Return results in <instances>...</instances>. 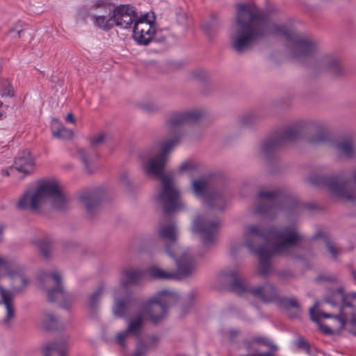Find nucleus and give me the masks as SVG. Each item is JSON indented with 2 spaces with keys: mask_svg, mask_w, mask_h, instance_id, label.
<instances>
[{
  "mask_svg": "<svg viewBox=\"0 0 356 356\" xmlns=\"http://www.w3.org/2000/svg\"><path fill=\"white\" fill-rule=\"evenodd\" d=\"M221 276L227 282L230 283L233 291L241 294L246 291L247 288L243 284L238 269L229 268L222 272Z\"/></svg>",
  "mask_w": 356,
  "mask_h": 356,
  "instance_id": "18",
  "label": "nucleus"
},
{
  "mask_svg": "<svg viewBox=\"0 0 356 356\" xmlns=\"http://www.w3.org/2000/svg\"><path fill=\"white\" fill-rule=\"evenodd\" d=\"M186 17V15L183 10H179V13H177V20L179 23H183Z\"/></svg>",
  "mask_w": 356,
  "mask_h": 356,
  "instance_id": "42",
  "label": "nucleus"
},
{
  "mask_svg": "<svg viewBox=\"0 0 356 356\" xmlns=\"http://www.w3.org/2000/svg\"><path fill=\"white\" fill-rule=\"evenodd\" d=\"M23 271L22 266L15 261L0 257V278L6 274L10 279L13 289L15 291H21L28 283Z\"/></svg>",
  "mask_w": 356,
  "mask_h": 356,
  "instance_id": "14",
  "label": "nucleus"
},
{
  "mask_svg": "<svg viewBox=\"0 0 356 356\" xmlns=\"http://www.w3.org/2000/svg\"><path fill=\"white\" fill-rule=\"evenodd\" d=\"M94 23L99 29L106 31L115 26L112 14L110 16H96L94 17Z\"/></svg>",
  "mask_w": 356,
  "mask_h": 356,
  "instance_id": "31",
  "label": "nucleus"
},
{
  "mask_svg": "<svg viewBox=\"0 0 356 356\" xmlns=\"http://www.w3.org/2000/svg\"><path fill=\"white\" fill-rule=\"evenodd\" d=\"M326 250L330 254L331 257L335 259L340 255L341 251L331 241L325 238L323 239Z\"/></svg>",
  "mask_w": 356,
  "mask_h": 356,
  "instance_id": "33",
  "label": "nucleus"
},
{
  "mask_svg": "<svg viewBox=\"0 0 356 356\" xmlns=\"http://www.w3.org/2000/svg\"><path fill=\"white\" fill-rule=\"evenodd\" d=\"M153 342L149 336H138L135 339V356H145Z\"/></svg>",
  "mask_w": 356,
  "mask_h": 356,
  "instance_id": "26",
  "label": "nucleus"
},
{
  "mask_svg": "<svg viewBox=\"0 0 356 356\" xmlns=\"http://www.w3.org/2000/svg\"><path fill=\"white\" fill-rule=\"evenodd\" d=\"M42 279L48 286L47 293L48 300L51 302H58L63 308H68L74 302L72 295L65 293L63 284L62 277L57 272L45 274Z\"/></svg>",
  "mask_w": 356,
  "mask_h": 356,
  "instance_id": "11",
  "label": "nucleus"
},
{
  "mask_svg": "<svg viewBox=\"0 0 356 356\" xmlns=\"http://www.w3.org/2000/svg\"><path fill=\"white\" fill-rule=\"evenodd\" d=\"M35 164L34 158L28 150L21 152L15 161L16 170L25 175L29 174L33 170Z\"/></svg>",
  "mask_w": 356,
  "mask_h": 356,
  "instance_id": "19",
  "label": "nucleus"
},
{
  "mask_svg": "<svg viewBox=\"0 0 356 356\" xmlns=\"http://www.w3.org/2000/svg\"><path fill=\"white\" fill-rule=\"evenodd\" d=\"M268 34L284 37L289 42L291 56L300 61L314 63L327 70L339 64L337 59L319 54L317 44L312 40L284 25H277L261 17L254 4L237 6L236 23L230 34L231 45L236 51L241 53L251 49Z\"/></svg>",
  "mask_w": 356,
  "mask_h": 356,
  "instance_id": "1",
  "label": "nucleus"
},
{
  "mask_svg": "<svg viewBox=\"0 0 356 356\" xmlns=\"http://www.w3.org/2000/svg\"><path fill=\"white\" fill-rule=\"evenodd\" d=\"M133 288L134 269H124L120 274V285L113 307V312L115 316L126 318L131 314Z\"/></svg>",
  "mask_w": 356,
  "mask_h": 356,
  "instance_id": "8",
  "label": "nucleus"
},
{
  "mask_svg": "<svg viewBox=\"0 0 356 356\" xmlns=\"http://www.w3.org/2000/svg\"><path fill=\"white\" fill-rule=\"evenodd\" d=\"M134 276H135V284H136V280H137V279H138V277L139 276V273H138V271H136V270H135V274H134Z\"/></svg>",
  "mask_w": 356,
  "mask_h": 356,
  "instance_id": "47",
  "label": "nucleus"
},
{
  "mask_svg": "<svg viewBox=\"0 0 356 356\" xmlns=\"http://www.w3.org/2000/svg\"><path fill=\"white\" fill-rule=\"evenodd\" d=\"M175 291L163 289L144 302H135V339L138 336H147L142 330L147 320L154 323L163 321L168 314L169 307L178 300Z\"/></svg>",
  "mask_w": 356,
  "mask_h": 356,
  "instance_id": "6",
  "label": "nucleus"
},
{
  "mask_svg": "<svg viewBox=\"0 0 356 356\" xmlns=\"http://www.w3.org/2000/svg\"><path fill=\"white\" fill-rule=\"evenodd\" d=\"M332 145L339 154L346 158H352L356 155V142L353 138L333 142Z\"/></svg>",
  "mask_w": 356,
  "mask_h": 356,
  "instance_id": "20",
  "label": "nucleus"
},
{
  "mask_svg": "<svg viewBox=\"0 0 356 356\" xmlns=\"http://www.w3.org/2000/svg\"><path fill=\"white\" fill-rule=\"evenodd\" d=\"M40 248L44 257H47L49 251L51 250V245L46 242H41L40 243Z\"/></svg>",
  "mask_w": 356,
  "mask_h": 356,
  "instance_id": "41",
  "label": "nucleus"
},
{
  "mask_svg": "<svg viewBox=\"0 0 356 356\" xmlns=\"http://www.w3.org/2000/svg\"><path fill=\"white\" fill-rule=\"evenodd\" d=\"M329 133L327 131H322L311 138L310 142L314 144H319L327 140Z\"/></svg>",
  "mask_w": 356,
  "mask_h": 356,
  "instance_id": "36",
  "label": "nucleus"
},
{
  "mask_svg": "<svg viewBox=\"0 0 356 356\" xmlns=\"http://www.w3.org/2000/svg\"><path fill=\"white\" fill-rule=\"evenodd\" d=\"M104 291V287L102 286L99 287L89 298L88 305L91 309H93L98 303Z\"/></svg>",
  "mask_w": 356,
  "mask_h": 356,
  "instance_id": "35",
  "label": "nucleus"
},
{
  "mask_svg": "<svg viewBox=\"0 0 356 356\" xmlns=\"http://www.w3.org/2000/svg\"><path fill=\"white\" fill-rule=\"evenodd\" d=\"M106 137V134L103 132L98 133L90 138V143L92 145H97L102 143Z\"/></svg>",
  "mask_w": 356,
  "mask_h": 356,
  "instance_id": "40",
  "label": "nucleus"
},
{
  "mask_svg": "<svg viewBox=\"0 0 356 356\" xmlns=\"http://www.w3.org/2000/svg\"><path fill=\"white\" fill-rule=\"evenodd\" d=\"M299 136V131L296 127H291L280 134L277 137L262 144L261 148L265 152L278 147L286 142H291Z\"/></svg>",
  "mask_w": 356,
  "mask_h": 356,
  "instance_id": "16",
  "label": "nucleus"
},
{
  "mask_svg": "<svg viewBox=\"0 0 356 356\" xmlns=\"http://www.w3.org/2000/svg\"><path fill=\"white\" fill-rule=\"evenodd\" d=\"M277 195L271 191H261L258 195V207L257 212L271 215L277 209L276 204Z\"/></svg>",
  "mask_w": 356,
  "mask_h": 356,
  "instance_id": "17",
  "label": "nucleus"
},
{
  "mask_svg": "<svg viewBox=\"0 0 356 356\" xmlns=\"http://www.w3.org/2000/svg\"><path fill=\"white\" fill-rule=\"evenodd\" d=\"M44 356H66L67 348L65 343L51 342L44 348Z\"/></svg>",
  "mask_w": 356,
  "mask_h": 356,
  "instance_id": "28",
  "label": "nucleus"
},
{
  "mask_svg": "<svg viewBox=\"0 0 356 356\" xmlns=\"http://www.w3.org/2000/svg\"><path fill=\"white\" fill-rule=\"evenodd\" d=\"M286 305L288 307L289 309H294L295 310V314L292 316L293 317L296 316L298 315L301 309L299 307L298 302L296 299L291 298L286 300Z\"/></svg>",
  "mask_w": 356,
  "mask_h": 356,
  "instance_id": "39",
  "label": "nucleus"
},
{
  "mask_svg": "<svg viewBox=\"0 0 356 356\" xmlns=\"http://www.w3.org/2000/svg\"><path fill=\"white\" fill-rule=\"evenodd\" d=\"M301 240L302 236L295 225L280 230L266 231L257 225H250L245 227L243 232V245L258 255V272L263 275L270 271V258L273 254L290 255Z\"/></svg>",
  "mask_w": 356,
  "mask_h": 356,
  "instance_id": "3",
  "label": "nucleus"
},
{
  "mask_svg": "<svg viewBox=\"0 0 356 356\" xmlns=\"http://www.w3.org/2000/svg\"><path fill=\"white\" fill-rule=\"evenodd\" d=\"M250 291L254 297L264 301H270L277 297L276 289L270 284L250 289Z\"/></svg>",
  "mask_w": 356,
  "mask_h": 356,
  "instance_id": "23",
  "label": "nucleus"
},
{
  "mask_svg": "<svg viewBox=\"0 0 356 356\" xmlns=\"http://www.w3.org/2000/svg\"><path fill=\"white\" fill-rule=\"evenodd\" d=\"M120 184L125 190H129L131 187V175H128L127 172L122 173L120 177Z\"/></svg>",
  "mask_w": 356,
  "mask_h": 356,
  "instance_id": "37",
  "label": "nucleus"
},
{
  "mask_svg": "<svg viewBox=\"0 0 356 356\" xmlns=\"http://www.w3.org/2000/svg\"><path fill=\"white\" fill-rule=\"evenodd\" d=\"M79 202L85 207L88 213H92L96 211L99 203V200L93 191H82L79 197Z\"/></svg>",
  "mask_w": 356,
  "mask_h": 356,
  "instance_id": "22",
  "label": "nucleus"
},
{
  "mask_svg": "<svg viewBox=\"0 0 356 356\" xmlns=\"http://www.w3.org/2000/svg\"><path fill=\"white\" fill-rule=\"evenodd\" d=\"M178 267V266L177 265ZM148 275L154 278V279H163V280H174L177 279L179 275L183 277H188L189 275H184L179 272L177 269V272H171L165 270L159 266H153L148 268L147 270Z\"/></svg>",
  "mask_w": 356,
  "mask_h": 356,
  "instance_id": "25",
  "label": "nucleus"
},
{
  "mask_svg": "<svg viewBox=\"0 0 356 356\" xmlns=\"http://www.w3.org/2000/svg\"><path fill=\"white\" fill-rule=\"evenodd\" d=\"M15 95L13 87L7 78H0V96L12 97Z\"/></svg>",
  "mask_w": 356,
  "mask_h": 356,
  "instance_id": "32",
  "label": "nucleus"
},
{
  "mask_svg": "<svg viewBox=\"0 0 356 356\" xmlns=\"http://www.w3.org/2000/svg\"><path fill=\"white\" fill-rule=\"evenodd\" d=\"M202 165L197 161L188 159L182 162L179 166V170L183 173L192 175L198 172Z\"/></svg>",
  "mask_w": 356,
  "mask_h": 356,
  "instance_id": "30",
  "label": "nucleus"
},
{
  "mask_svg": "<svg viewBox=\"0 0 356 356\" xmlns=\"http://www.w3.org/2000/svg\"><path fill=\"white\" fill-rule=\"evenodd\" d=\"M202 116L203 112L198 109L172 114L164 125L168 137L158 142L159 152L147 163V173L161 180V185L156 191V199L163 205L166 212L175 211L182 206L179 192L174 184L172 173L164 170L168 154L186 137L184 127L197 121Z\"/></svg>",
  "mask_w": 356,
  "mask_h": 356,
  "instance_id": "2",
  "label": "nucleus"
},
{
  "mask_svg": "<svg viewBox=\"0 0 356 356\" xmlns=\"http://www.w3.org/2000/svg\"><path fill=\"white\" fill-rule=\"evenodd\" d=\"M220 221L210 215L197 216L192 224V232L197 234L204 245L208 246L217 241Z\"/></svg>",
  "mask_w": 356,
  "mask_h": 356,
  "instance_id": "10",
  "label": "nucleus"
},
{
  "mask_svg": "<svg viewBox=\"0 0 356 356\" xmlns=\"http://www.w3.org/2000/svg\"><path fill=\"white\" fill-rule=\"evenodd\" d=\"M134 337V319L129 321L127 328L122 332H120L116 334V342L123 348L127 346L128 340Z\"/></svg>",
  "mask_w": 356,
  "mask_h": 356,
  "instance_id": "29",
  "label": "nucleus"
},
{
  "mask_svg": "<svg viewBox=\"0 0 356 356\" xmlns=\"http://www.w3.org/2000/svg\"><path fill=\"white\" fill-rule=\"evenodd\" d=\"M298 344H299V346L300 347H302V348H306L307 344L306 342H304V341H300L298 342Z\"/></svg>",
  "mask_w": 356,
  "mask_h": 356,
  "instance_id": "46",
  "label": "nucleus"
},
{
  "mask_svg": "<svg viewBox=\"0 0 356 356\" xmlns=\"http://www.w3.org/2000/svg\"><path fill=\"white\" fill-rule=\"evenodd\" d=\"M51 131L54 137L62 140H70L74 136L73 131L65 127L62 122L56 118L51 122Z\"/></svg>",
  "mask_w": 356,
  "mask_h": 356,
  "instance_id": "24",
  "label": "nucleus"
},
{
  "mask_svg": "<svg viewBox=\"0 0 356 356\" xmlns=\"http://www.w3.org/2000/svg\"><path fill=\"white\" fill-rule=\"evenodd\" d=\"M231 249H232V251H234L235 249L234 245H232Z\"/></svg>",
  "mask_w": 356,
  "mask_h": 356,
  "instance_id": "49",
  "label": "nucleus"
},
{
  "mask_svg": "<svg viewBox=\"0 0 356 356\" xmlns=\"http://www.w3.org/2000/svg\"><path fill=\"white\" fill-rule=\"evenodd\" d=\"M111 14L116 26L122 29L131 28L134 22V6L130 4H120L114 7Z\"/></svg>",
  "mask_w": 356,
  "mask_h": 356,
  "instance_id": "15",
  "label": "nucleus"
},
{
  "mask_svg": "<svg viewBox=\"0 0 356 356\" xmlns=\"http://www.w3.org/2000/svg\"><path fill=\"white\" fill-rule=\"evenodd\" d=\"M354 179L356 181V172L354 175ZM309 181L314 184L325 185L334 197L350 201H356V186H353L350 181L346 180L342 177H319L318 180H316L314 177H311Z\"/></svg>",
  "mask_w": 356,
  "mask_h": 356,
  "instance_id": "9",
  "label": "nucleus"
},
{
  "mask_svg": "<svg viewBox=\"0 0 356 356\" xmlns=\"http://www.w3.org/2000/svg\"><path fill=\"white\" fill-rule=\"evenodd\" d=\"M1 238H2V232L0 229V241L1 240Z\"/></svg>",
  "mask_w": 356,
  "mask_h": 356,
  "instance_id": "48",
  "label": "nucleus"
},
{
  "mask_svg": "<svg viewBox=\"0 0 356 356\" xmlns=\"http://www.w3.org/2000/svg\"><path fill=\"white\" fill-rule=\"evenodd\" d=\"M6 114L5 111L3 109V102L0 101V120L6 118Z\"/></svg>",
  "mask_w": 356,
  "mask_h": 356,
  "instance_id": "45",
  "label": "nucleus"
},
{
  "mask_svg": "<svg viewBox=\"0 0 356 356\" xmlns=\"http://www.w3.org/2000/svg\"><path fill=\"white\" fill-rule=\"evenodd\" d=\"M78 156L83 163L86 171L88 173H92L96 168L97 154H89L86 149H81L78 151Z\"/></svg>",
  "mask_w": 356,
  "mask_h": 356,
  "instance_id": "27",
  "label": "nucleus"
},
{
  "mask_svg": "<svg viewBox=\"0 0 356 356\" xmlns=\"http://www.w3.org/2000/svg\"><path fill=\"white\" fill-rule=\"evenodd\" d=\"M325 302L331 306L335 307L341 303L339 307V313H327L318 310V302L309 309L311 318L316 322L321 318L330 319L327 325L319 323L321 330L327 334L338 333L345 328L348 323L356 324V293L345 295L343 289L337 287L334 290L329 291L326 295Z\"/></svg>",
  "mask_w": 356,
  "mask_h": 356,
  "instance_id": "4",
  "label": "nucleus"
},
{
  "mask_svg": "<svg viewBox=\"0 0 356 356\" xmlns=\"http://www.w3.org/2000/svg\"><path fill=\"white\" fill-rule=\"evenodd\" d=\"M259 120V117L257 115L254 113H249L244 115L241 119V123L244 126H251L255 122H257Z\"/></svg>",
  "mask_w": 356,
  "mask_h": 356,
  "instance_id": "38",
  "label": "nucleus"
},
{
  "mask_svg": "<svg viewBox=\"0 0 356 356\" xmlns=\"http://www.w3.org/2000/svg\"><path fill=\"white\" fill-rule=\"evenodd\" d=\"M155 15L152 11L145 13L135 11V41L147 45L155 34Z\"/></svg>",
  "mask_w": 356,
  "mask_h": 356,
  "instance_id": "12",
  "label": "nucleus"
},
{
  "mask_svg": "<svg viewBox=\"0 0 356 356\" xmlns=\"http://www.w3.org/2000/svg\"><path fill=\"white\" fill-rule=\"evenodd\" d=\"M69 201L54 179H43L26 189L17 202L21 209L39 211L51 207L62 211L67 208Z\"/></svg>",
  "mask_w": 356,
  "mask_h": 356,
  "instance_id": "5",
  "label": "nucleus"
},
{
  "mask_svg": "<svg viewBox=\"0 0 356 356\" xmlns=\"http://www.w3.org/2000/svg\"><path fill=\"white\" fill-rule=\"evenodd\" d=\"M65 122L67 123L74 124L76 122L75 118L72 113H69L65 117Z\"/></svg>",
  "mask_w": 356,
  "mask_h": 356,
  "instance_id": "43",
  "label": "nucleus"
},
{
  "mask_svg": "<svg viewBox=\"0 0 356 356\" xmlns=\"http://www.w3.org/2000/svg\"><path fill=\"white\" fill-rule=\"evenodd\" d=\"M159 236L170 242L166 246L167 254L175 258L178 266V270L184 275H193L197 270L195 255L189 248H181L176 241L177 229L172 222H161L157 227Z\"/></svg>",
  "mask_w": 356,
  "mask_h": 356,
  "instance_id": "7",
  "label": "nucleus"
},
{
  "mask_svg": "<svg viewBox=\"0 0 356 356\" xmlns=\"http://www.w3.org/2000/svg\"><path fill=\"white\" fill-rule=\"evenodd\" d=\"M238 334V331L234 329H232L227 332V336L230 340H233Z\"/></svg>",
  "mask_w": 356,
  "mask_h": 356,
  "instance_id": "44",
  "label": "nucleus"
},
{
  "mask_svg": "<svg viewBox=\"0 0 356 356\" xmlns=\"http://www.w3.org/2000/svg\"><path fill=\"white\" fill-rule=\"evenodd\" d=\"M13 294L8 290L0 286V304L3 303L6 309L3 323L8 325L10 321L15 316V310L13 304Z\"/></svg>",
  "mask_w": 356,
  "mask_h": 356,
  "instance_id": "21",
  "label": "nucleus"
},
{
  "mask_svg": "<svg viewBox=\"0 0 356 356\" xmlns=\"http://www.w3.org/2000/svg\"><path fill=\"white\" fill-rule=\"evenodd\" d=\"M56 322V318L51 313H46L42 316V326L46 330L52 329Z\"/></svg>",
  "mask_w": 356,
  "mask_h": 356,
  "instance_id": "34",
  "label": "nucleus"
},
{
  "mask_svg": "<svg viewBox=\"0 0 356 356\" xmlns=\"http://www.w3.org/2000/svg\"><path fill=\"white\" fill-rule=\"evenodd\" d=\"M193 195L203 204L209 207H219L222 203V195L220 192L213 191L208 180L203 177L193 179L191 184Z\"/></svg>",
  "mask_w": 356,
  "mask_h": 356,
  "instance_id": "13",
  "label": "nucleus"
}]
</instances>
